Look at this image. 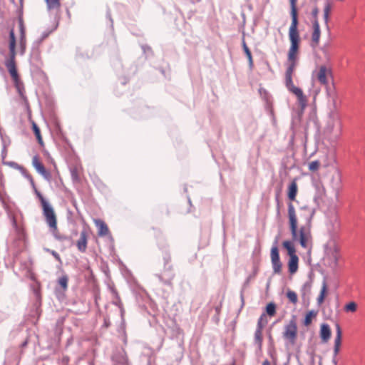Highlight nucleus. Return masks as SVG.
<instances>
[{"mask_svg":"<svg viewBox=\"0 0 365 365\" xmlns=\"http://www.w3.org/2000/svg\"><path fill=\"white\" fill-rule=\"evenodd\" d=\"M314 213V208L307 205L299 207L297 215L293 204L290 202L288 205L289 225L292 241L298 242L306 250H310L312 247L311 230Z\"/></svg>","mask_w":365,"mask_h":365,"instance_id":"f257e3e1","label":"nucleus"},{"mask_svg":"<svg viewBox=\"0 0 365 365\" xmlns=\"http://www.w3.org/2000/svg\"><path fill=\"white\" fill-rule=\"evenodd\" d=\"M289 38L291 45L287 53L284 83L288 91L297 96L301 108L304 110L307 103V97L304 95L301 88L294 85L292 81L294 72L298 64L299 50L301 41L297 24H291L289 29Z\"/></svg>","mask_w":365,"mask_h":365,"instance_id":"f03ea898","label":"nucleus"},{"mask_svg":"<svg viewBox=\"0 0 365 365\" xmlns=\"http://www.w3.org/2000/svg\"><path fill=\"white\" fill-rule=\"evenodd\" d=\"M9 36V58L6 60L5 65L14 81L15 86L19 87L20 84V78L18 74L15 61L16 56V43L17 38L20 46L21 54L23 55L25 52L26 44L24 25L18 24L16 29L15 28H12L10 31Z\"/></svg>","mask_w":365,"mask_h":365,"instance_id":"7ed1b4c3","label":"nucleus"},{"mask_svg":"<svg viewBox=\"0 0 365 365\" xmlns=\"http://www.w3.org/2000/svg\"><path fill=\"white\" fill-rule=\"evenodd\" d=\"M342 124L338 118H331L323 131V143L335 147L341 135Z\"/></svg>","mask_w":365,"mask_h":365,"instance_id":"20e7f679","label":"nucleus"},{"mask_svg":"<svg viewBox=\"0 0 365 365\" xmlns=\"http://www.w3.org/2000/svg\"><path fill=\"white\" fill-rule=\"evenodd\" d=\"M324 264L331 269H336L340 257V248L336 240L334 237H331L324 245Z\"/></svg>","mask_w":365,"mask_h":365,"instance_id":"39448f33","label":"nucleus"},{"mask_svg":"<svg viewBox=\"0 0 365 365\" xmlns=\"http://www.w3.org/2000/svg\"><path fill=\"white\" fill-rule=\"evenodd\" d=\"M35 192L41 202L43 213L46 218V221L48 225L50 227L51 229L56 230L57 219L53 207L45 200V198L43 197L40 192L36 190Z\"/></svg>","mask_w":365,"mask_h":365,"instance_id":"423d86ee","label":"nucleus"},{"mask_svg":"<svg viewBox=\"0 0 365 365\" xmlns=\"http://www.w3.org/2000/svg\"><path fill=\"white\" fill-rule=\"evenodd\" d=\"M293 241L285 240L282 242V246L287 251L289 257L288 261V269L290 274H294L298 269L299 257L296 255V249Z\"/></svg>","mask_w":365,"mask_h":365,"instance_id":"0eeeda50","label":"nucleus"},{"mask_svg":"<svg viewBox=\"0 0 365 365\" xmlns=\"http://www.w3.org/2000/svg\"><path fill=\"white\" fill-rule=\"evenodd\" d=\"M298 329L296 319L293 318L284 326L283 337L291 345H294L297 339Z\"/></svg>","mask_w":365,"mask_h":365,"instance_id":"6e6552de","label":"nucleus"},{"mask_svg":"<svg viewBox=\"0 0 365 365\" xmlns=\"http://www.w3.org/2000/svg\"><path fill=\"white\" fill-rule=\"evenodd\" d=\"M342 343V331L339 324H336V336L334 341L333 347V359L332 362L334 365H337L336 356L339 355L341 351V346Z\"/></svg>","mask_w":365,"mask_h":365,"instance_id":"1a4fd4ad","label":"nucleus"},{"mask_svg":"<svg viewBox=\"0 0 365 365\" xmlns=\"http://www.w3.org/2000/svg\"><path fill=\"white\" fill-rule=\"evenodd\" d=\"M270 257L274 273L280 274L282 272V264L280 261L279 250L277 246L272 247Z\"/></svg>","mask_w":365,"mask_h":365,"instance_id":"9d476101","label":"nucleus"},{"mask_svg":"<svg viewBox=\"0 0 365 365\" xmlns=\"http://www.w3.org/2000/svg\"><path fill=\"white\" fill-rule=\"evenodd\" d=\"M330 77H331V70L326 66H321L316 72L317 79L323 86H328V79Z\"/></svg>","mask_w":365,"mask_h":365,"instance_id":"9b49d317","label":"nucleus"},{"mask_svg":"<svg viewBox=\"0 0 365 365\" xmlns=\"http://www.w3.org/2000/svg\"><path fill=\"white\" fill-rule=\"evenodd\" d=\"M88 227L84 228L81 232L79 239L76 241V245L77 249L81 252H85L86 251L88 238Z\"/></svg>","mask_w":365,"mask_h":365,"instance_id":"f8f14e48","label":"nucleus"},{"mask_svg":"<svg viewBox=\"0 0 365 365\" xmlns=\"http://www.w3.org/2000/svg\"><path fill=\"white\" fill-rule=\"evenodd\" d=\"M32 165L36 171L41 174L45 179L49 180L51 179L50 173L45 168L43 163L41 162L38 156L35 155L32 158Z\"/></svg>","mask_w":365,"mask_h":365,"instance_id":"ddd939ff","label":"nucleus"},{"mask_svg":"<svg viewBox=\"0 0 365 365\" xmlns=\"http://www.w3.org/2000/svg\"><path fill=\"white\" fill-rule=\"evenodd\" d=\"M93 222L98 227V235L100 237H105L110 234L108 227L104 221L100 219H94Z\"/></svg>","mask_w":365,"mask_h":365,"instance_id":"4468645a","label":"nucleus"},{"mask_svg":"<svg viewBox=\"0 0 365 365\" xmlns=\"http://www.w3.org/2000/svg\"><path fill=\"white\" fill-rule=\"evenodd\" d=\"M319 336L323 343H327L331 336V330L329 324H322L320 326Z\"/></svg>","mask_w":365,"mask_h":365,"instance_id":"2eb2a0df","label":"nucleus"},{"mask_svg":"<svg viewBox=\"0 0 365 365\" xmlns=\"http://www.w3.org/2000/svg\"><path fill=\"white\" fill-rule=\"evenodd\" d=\"M298 192V185L296 180H293L288 187L287 196L291 201H294Z\"/></svg>","mask_w":365,"mask_h":365,"instance_id":"dca6fc26","label":"nucleus"},{"mask_svg":"<svg viewBox=\"0 0 365 365\" xmlns=\"http://www.w3.org/2000/svg\"><path fill=\"white\" fill-rule=\"evenodd\" d=\"M320 29L319 24H314L313 26V31L312 35V44L314 46H316L319 44V38H320Z\"/></svg>","mask_w":365,"mask_h":365,"instance_id":"f3484780","label":"nucleus"},{"mask_svg":"<svg viewBox=\"0 0 365 365\" xmlns=\"http://www.w3.org/2000/svg\"><path fill=\"white\" fill-rule=\"evenodd\" d=\"M289 1L290 3V7H291L290 15L292 17V23H298L297 9V0H289Z\"/></svg>","mask_w":365,"mask_h":365,"instance_id":"a211bd4d","label":"nucleus"},{"mask_svg":"<svg viewBox=\"0 0 365 365\" xmlns=\"http://www.w3.org/2000/svg\"><path fill=\"white\" fill-rule=\"evenodd\" d=\"M341 182V174L339 170H336L331 175V183L333 187H338Z\"/></svg>","mask_w":365,"mask_h":365,"instance_id":"6ab92c4d","label":"nucleus"},{"mask_svg":"<svg viewBox=\"0 0 365 365\" xmlns=\"http://www.w3.org/2000/svg\"><path fill=\"white\" fill-rule=\"evenodd\" d=\"M31 124H32L33 131H34V134L36 135V138L37 139L38 143H39V145L41 147H43L44 146V143H43V138H42V136H41V131H40V129H39L38 126L37 125V124L34 121H32Z\"/></svg>","mask_w":365,"mask_h":365,"instance_id":"aec40b11","label":"nucleus"},{"mask_svg":"<svg viewBox=\"0 0 365 365\" xmlns=\"http://www.w3.org/2000/svg\"><path fill=\"white\" fill-rule=\"evenodd\" d=\"M327 282L325 281H324L322 283L320 294H319V297H317L318 304L320 305L324 302V299L327 295Z\"/></svg>","mask_w":365,"mask_h":365,"instance_id":"412c9836","label":"nucleus"},{"mask_svg":"<svg viewBox=\"0 0 365 365\" xmlns=\"http://www.w3.org/2000/svg\"><path fill=\"white\" fill-rule=\"evenodd\" d=\"M358 304L354 301H351L344 306V311L346 313H354L357 311Z\"/></svg>","mask_w":365,"mask_h":365,"instance_id":"4be33fe9","label":"nucleus"},{"mask_svg":"<svg viewBox=\"0 0 365 365\" xmlns=\"http://www.w3.org/2000/svg\"><path fill=\"white\" fill-rule=\"evenodd\" d=\"M262 331L263 330L256 329L255 333V342L257 345L259 349H261L262 346Z\"/></svg>","mask_w":365,"mask_h":365,"instance_id":"5701e85b","label":"nucleus"},{"mask_svg":"<svg viewBox=\"0 0 365 365\" xmlns=\"http://www.w3.org/2000/svg\"><path fill=\"white\" fill-rule=\"evenodd\" d=\"M267 323L266 314L263 313L258 319L256 329L263 330Z\"/></svg>","mask_w":365,"mask_h":365,"instance_id":"b1692460","label":"nucleus"},{"mask_svg":"<svg viewBox=\"0 0 365 365\" xmlns=\"http://www.w3.org/2000/svg\"><path fill=\"white\" fill-rule=\"evenodd\" d=\"M266 315L274 317L276 314V304L274 302H269L266 306Z\"/></svg>","mask_w":365,"mask_h":365,"instance_id":"393cba45","label":"nucleus"},{"mask_svg":"<svg viewBox=\"0 0 365 365\" xmlns=\"http://www.w3.org/2000/svg\"><path fill=\"white\" fill-rule=\"evenodd\" d=\"M287 297L289 300V302H291L292 304H296L297 303V301H298L297 294L294 291L289 290L287 292Z\"/></svg>","mask_w":365,"mask_h":365,"instance_id":"a878e982","label":"nucleus"},{"mask_svg":"<svg viewBox=\"0 0 365 365\" xmlns=\"http://www.w3.org/2000/svg\"><path fill=\"white\" fill-rule=\"evenodd\" d=\"M315 316L316 313L314 311H309L307 312L304 320V324L305 326H309L312 323V318Z\"/></svg>","mask_w":365,"mask_h":365,"instance_id":"bb28decb","label":"nucleus"},{"mask_svg":"<svg viewBox=\"0 0 365 365\" xmlns=\"http://www.w3.org/2000/svg\"><path fill=\"white\" fill-rule=\"evenodd\" d=\"M320 165L319 160H314L308 163V168L312 172H316L319 169Z\"/></svg>","mask_w":365,"mask_h":365,"instance_id":"cd10ccee","label":"nucleus"},{"mask_svg":"<svg viewBox=\"0 0 365 365\" xmlns=\"http://www.w3.org/2000/svg\"><path fill=\"white\" fill-rule=\"evenodd\" d=\"M49 9H58L60 7L59 0H46Z\"/></svg>","mask_w":365,"mask_h":365,"instance_id":"c85d7f7f","label":"nucleus"},{"mask_svg":"<svg viewBox=\"0 0 365 365\" xmlns=\"http://www.w3.org/2000/svg\"><path fill=\"white\" fill-rule=\"evenodd\" d=\"M58 284L66 290L68 287V277L67 275H63L58 279Z\"/></svg>","mask_w":365,"mask_h":365,"instance_id":"c756f323","label":"nucleus"},{"mask_svg":"<svg viewBox=\"0 0 365 365\" xmlns=\"http://www.w3.org/2000/svg\"><path fill=\"white\" fill-rule=\"evenodd\" d=\"M243 48H244L245 53L247 58L249 59L250 62L252 63V53L245 41H243Z\"/></svg>","mask_w":365,"mask_h":365,"instance_id":"7c9ffc66","label":"nucleus"},{"mask_svg":"<svg viewBox=\"0 0 365 365\" xmlns=\"http://www.w3.org/2000/svg\"><path fill=\"white\" fill-rule=\"evenodd\" d=\"M331 7L329 4H326L324 9V20L327 22L329 20V16L330 14Z\"/></svg>","mask_w":365,"mask_h":365,"instance_id":"2f4dec72","label":"nucleus"},{"mask_svg":"<svg viewBox=\"0 0 365 365\" xmlns=\"http://www.w3.org/2000/svg\"><path fill=\"white\" fill-rule=\"evenodd\" d=\"M51 254L53 255V256L58 261H61V257L59 256V255L55 252V251H52L51 252Z\"/></svg>","mask_w":365,"mask_h":365,"instance_id":"473e14b6","label":"nucleus"},{"mask_svg":"<svg viewBox=\"0 0 365 365\" xmlns=\"http://www.w3.org/2000/svg\"><path fill=\"white\" fill-rule=\"evenodd\" d=\"M319 11L317 9H314L313 11H312V15L314 17H316L317 14H318Z\"/></svg>","mask_w":365,"mask_h":365,"instance_id":"72a5a7b5","label":"nucleus"},{"mask_svg":"<svg viewBox=\"0 0 365 365\" xmlns=\"http://www.w3.org/2000/svg\"><path fill=\"white\" fill-rule=\"evenodd\" d=\"M262 365H270V362L268 360L264 361Z\"/></svg>","mask_w":365,"mask_h":365,"instance_id":"f704fd0d","label":"nucleus"},{"mask_svg":"<svg viewBox=\"0 0 365 365\" xmlns=\"http://www.w3.org/2000/svg\"><path fill=\"white\" fill-rule=\"evenodd\" d=\"M23 0H20V1L21 2Z\"/></svg>","mask_w":365,"mask_h":365,"instance_id":"c9c22d12","label":"nucleus"}]
</instances>
